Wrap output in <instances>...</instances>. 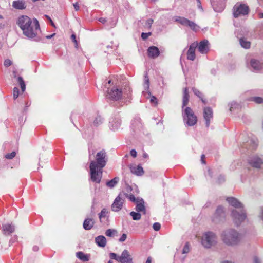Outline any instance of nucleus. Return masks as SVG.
I'll return each instance as SVG.
<instances>
[{
  "mask_svg": "<svg viewBox=\"0 0 263 263\" xmlns=\"http://www.w3.org/2000/svg\"><path fill=\"white\" fill-rule=\"evenodd\" d=\"M210 44L207 40H204L198 43V51L202 54H206L210 50Z\"/></svg>",
  "mask_w": 263,
  "mask_h": 263,
  "instance_id": "14",
  "label": "nucleus"
},
{
  "mask_svg": "<svg viewBox=\"0 0 263 263\" xmlns=\"http://www.w3.org/2000/svg\"><path fill=\"white\" fill-rule=\"evenodd\" d=\"M130 171L133 174L138 176H141L144 174V171L142 167L140 165L131 166L130 167Z\"/></svg>",
  "mask_w": 263,
  "mask_h": 263,
  "instance_id": "21",
  "label": "nucleus"
},
{
  "mask_svg": "<svg viewBox=\"0 0 263 263\" xmlns=\"http://www.w3.org/2000/svg\"><path fill=\"white\" fill-rule=\"evenodd\" d=\"M147 55L150 58L155 59L160 55V51L156 46H150L147 49Z\"/></svg>",
  "mask_w": 263,
  "mask_h": 263,
  "instance_id": "18",
  "label": "nucleus"
},
{
  "mask_svg": "<svg viewBox=\"0 0 263 263\" xmlns=\"http://www.w3.org/2000/svg\"><path fill=\"white\" fill-rule=\"evenodd\" d=\"M144 80L145 83L147 85L146 88L148 89L149 86V80L147 73L144 76Z\"/></svg>",
  "mask_w": 263,
  "mask_h": 263,
  "instance_id": "41",
  "label": "nucleus"
},
{
  "mask_svg": "<svg viewBox=\"0 0 263 263\" xmlns=\"http://www.w3.org/2000/svg\"><path fill=\"white\" fill-rule=\"evenodd\" d=\"M101 122V120L100 119H98V118H96L95 119V120L94 121V124H95L96 125H97L98 124H99V123Z\"/></svg>",
  "mask_w": 263,
  "mask_h": 263,
  "instance_id": "54",
  "label": "nucleus"
},
{
  "mask_svg": "<svg viewBox=\"0 0 263 263\" xmlns=\"http://www.w3.org/2000/svg\"><path fill=\"white\" fill-rule=\"evenodd\" d=\"M148 157V155L145 153V152H144L143 153V157L146 159Z\"/></svg>",
  "mask_w": 263,
  "mask_h": 263,
  "instance_id": "61",
  "label": "nucleus"
},
{
  "mask_svg": "<svg viewBox=\"0 0 263 263\" xmlns=\"http://www.w3.org/2000/svg\"><path fill=\"white\" fill-rule=\"evenodd\" d=\"M119 180L118 178H115L109 181L106 182V185L109 188L114 187L118 183Z\"/></svg>",
  "mask_w": 263,
  "mask_h": 263,
  "instance_id": "33",
  "label": "nucleus"
},
{
  "mask_svg": "<svg viewBox=\"0 0 263 263\" xmlns=\"http://www.w3.org/2000/svg\"><path fill=\"white\" fill-rule=\"evenodd\" d=\"M217 242V238L215 234L212 232H206L202 236V245L206 248L215 246Z\"/></svg>",
  "mask_w": 263,
  "mask_h": 263,
  "instance_id": "4",
  "label": "nucleus"
},
{
  "mask_svg": "<svg viewBox=\"0 0 263 263\" xmlns=\"http://www.w3.org/2000/svg\"><path fill=\"white\" fill-rule=\"evenodd\" d=\"M96 243L101 247H104L106 245V239L102 235L99 236L95 238Z\"/></svg>",
  "mask_w": 263,
  "mask_h": 263,
  "instance_id": "23",
  "label": "nucleus"
},
{
  "mask_svg": "<svg viewBox=\"0 0 263 263\" xmlns=\"http://www.w3.org/2000/svg\"><path fill=\"white\" fill-rule=\"evenodd\" d=\"M189 97L188 88L185 87L183 90L182 107L186 106L187 105L189 102Z\"/></svg>",
  "mask_w": 263,
  "mask_h": 263,
  "instance_id": "27",
  "label": "nucleus"
},
{
  "mask_svg": "<svg viewBox=\"0 0 263 263\" xmlns=\"http://www.w3.org/2000/svg\"><path fill=\"white\" fill-rule=\"evenodd\" d=\"M223 212V209L222 207L219 206L216 210V214L220 215Z\"/></svg>",
  "mask_w": 263,
  "mask_h": 263,
  "instance_id": "49",
  "label": "nucleus"
},
{
  "mask_svg": "<svg viewBox=\"0 0 263 263\" xmlns=\"http://www.w3.org/2000/svg\"><path fill=\"white\" fill-rule=\"evenodd\" d=\"M107 154L104 149L97 153L95 156V159L91 160L90 163V166L93 165V167L103 168L106 164L107 161Z\"/></svg>",
  "mask_w": 263,
  "mask_h": 263,
  "instance_id": "3",
  "label": "nucleus"
},
{
  "mask_svg": "<svg viewBox=\"0 0 263 263\" xmlns=\"http://www.w3.org/2000/svg\"><path fill=\"white\" fill-rule=\"evenodd\" d=\"M136 211L138 212H142L144 214L146 213L144 201L142 199L137 198L136 200Z\"/></svg>",
  "mask_w": 263,
  "mask_h": 263,
  "instance_id": "19",
  "label": "nucleus"
},
{
  "mask_svg": "<svg viewBox=\"0 0 263 263\" xmlns=\"http://www.w3.org/2000/svg\"><path fill=\"white\" fill-rule=\"evenodd\" d=\"M71 38L72 40L73 41V42L75 43L76 47H78V41L76 40V35L74 34H72L71 36Z\"/></svg>",
  "mask_w": 263,
  "mask_h": 263,
  "instance_id": "46",
  "label": "nucleus"
},
{
  "mask_svg": "<svg viewBox=\"0 0 263 263\" xmlns=\"http://www.w3.org/2000/svg\"><path fill=\"white\" fill-rule=\"evenodd\" d=\"M117 234V231L115 229H108L105 232V235L108 237H114Z\"/></svg>",
  "mask_w": 263,
  "mask_h": 263,
  "instance_id": "35",
  "label": "nucleus"
},
{
  "mask_svg": "<svg viewBox=\"0 0 263 263\" xmlns=\"http://www.w3.org/2000/svg\"><path fill=\"white\" fill-rule=\"evenodd\" d=\"M130 155L132 157H133L134 158H135L137 156V152L135 150V149H132L130 151Z\"/></svg>",
  "mask_w": 263,
  "mask_h": 263,
  "instance_id": "51",
  "label": "nucleus"
},
{
  "mask_svg": "<svg viewBox=\"0 0 263 263\" xmlns=\"http://www.w3.org/2000/svg\"><path fill=\"white\" fill-rule=\"evenodd\" d=\"M17 23L23 30V34L28 37L34 38L41 32L39 23L36 19L31 20L28 16L23 15L18 18Z\"/></svg>",
  "mask_w": 263,
  "mask_h": 263,
  "instance_id": "1",
  "label": "nucleus"
},
{
  "mask_svg": "<svg viewBox=\"0 0 263 263\" xmlns=\"http://www.w3.org/2000/svg\"><path fill=\"white\" fill-rule=\"evenodd\" d=\"M12 64V62L9 59H6L4 61V65L5 67H8Z\"/></svg>",
  "mask_w": 263,
  "mask_h": 263,
  "instance_id": "43",
  "label": "nucleus"
},
{
  "mask_svg": "<svg viewBox=\"0 0 263 263\" xmlns=\"http://www.w3.org/2000/svg\"><path fill=\"white\" fill-rule=\"evenodd\" d=\"M126 197L128 198L131 201H132V202H136L137 199H136V198L134 196V195H133L132 194L129 195L128 194V197Z\"/></svg>",
  "mask_w": 263,
  "mask_h": 263,
  "instance_id": "47",
  "label": "nucleus"
},
{
  "mask_svg": "<svg viewBox=\"0 0 263 263\" xmlns=\"http://www.w3.org/2000/svg\"><path fill=\"white\" fill-rule=\"evenodd\" d=\"M240 43L241 46L245 48L248 49L250 47L251 43L245 38L240 39Z\"/></svg>",
  "mask_w": 263,
  "mask_h": 263,
  "instance_id": "32",
  "label": "nucleus"
},
{
  "mask_svg": "<svg viewBox=\"0 0 263 263\" xmlns=\"http://www.w3.org/2000/svg\"><path fill=\"white\" fill-rule=\"evenodd\" d=\"M183 117L189 126H193L197 123V117L189 107H186L183 110Z\"/></svg>",
  "mask_w": 263,
  "mask_h": 263,
  "instance_id": "5",
  "label": "nucleus"
},
{
  "mask_svg": "<svg viewBox=\"0 0 263 263\" xmlns=\"http://www.w3.org/2000/svg\"><path fill=\"white\" fill-rule=\"evenodd\" d=\"M205 156L204 154L202 155L201 156V160L202 162V163L203 164H206V161H205Z\"/></svg>",
  "mask_w": 263,
  "mask_h": 263,
  "instance_id": "52",
  "label": "nucleus"
},
{
  "mask_svg": "<svg viewBox=\"0 0 263 263\" xmlns=\"http://www.w3.org/2000/svg\"><path fill=\"white\" fill-rule=\"evenodd\" d=\"M227 200L230 204L236 208H242L243 207L242 204L234 197L227 198Z\"/></svg>",
  "mask_w": 263,
  "mask_h": 263,
  "instance_id": "20",
  "label": "nucleus"
},
{
  "mask_svg": "<svg viewBox=\"0 0 263 263\" xmlns=\"http://www.w3.org/2000/svg\"><path fill=\"white\" fill-rule=\"evenodd\" d=\"M20 94L19 89L17 87H15L13 88V98L16 99L18 98Z\"/></svg>",
  "mask_w": 263,
  "mask_h": 263,
  "instance_id": "38",
  "label": "nucleus"
},
{
  "mask_svg": "<svg viewBox=\"0 0 263 263\" xmlns=\"http://www.w3.org/2000/svg\"><path fill=\"white\" fill-rule=\"evenodd\" d=\"M91 179L96 183H99L102 176L103 168L89 166Z\"/></svg>",
  "mask_w": 263,
  "mask_h": 263,
  "instance_id": "8",
  "label": "nucleus"
},
{
  "mask_svg": "<svg viewBox=\"0 0 263 263\" xmlns=\"http://www.w3.org/2000/svg\"><path fill=\"white\" fill-rule=\"evenodd\" d=\"M144 95L146 98L151 97L150 102L152 104H153L155 106L157 105V99L155 96H151V95L149 92H145V93H144Z\"/></svg>",
  "mask_w": 263,
  "mask_h": 263,
  "instance_id": "31",
  "label": "nucleus"
},
{
  "mask_svg": "<svg viewBox=\"0 0 263 263\" xmlns=\"http://www.w3.org/2000/svg\"><path fill=\"white\" fill-rule=\"evenodd\" d=\"M33 250H34V251H37V250H38V247H36V246L34 247H33Z\"/></svg>",
  "mask_w": 263,
  "mask_h": 263,
  "instance_id": "64",
  "label": "nucleus"
},
{
  "mask_svg": "<svg viewBox=\"0 0 263 263\" xmlns=\"http://www.w3.org/2000/svg\"><path fill=\"white\" fill-rule=\"evenodd\" d=\"M130 215L132 216L133 219L134 220H138L141 218V214L139 213L131 212Z\"/></svg>",
  "mask_w": 263,
  "mask_h": 263,
  "instance_id": "36",
  "label": "nucleus"
},
{
  "mask_svg": "<svg viewBox=\"0 0 263 263\" xmlns=\"http://www.w3.org/2000/svg\"><path fill=\"white\" fill-rule=\"evenodd\" d=\"M17 81L20 85L22 92H24L26 89V85L22 77L20 76L18 77Z\"/></svg>",
  "mask_w": 263,
  "mask_h": 263,
  "instance_id": "34",
  "label": "nucleus"
},
{
  "mask_svg": "<svg viewBox=\"0 0 263 263\" xmlns=\"http://www.w3.org/2000/svg\"><path fill=\"white\" fill-rule=\"evenodd\" d=\"M250 64L252 67L256 70H260L263 67V62H260L255 59H252L250 61Z\"/></svg>",
  "mask_w": 263,
  "mask_h": 263,
  "instance_id": "22",
  "label": "nucleus"
},
{
  "mask_svg": "<svg viewBox=\"0 0 263 263\" xmlns=\"http://www.w3.org/2000/svg\"><path fill=\"white\" fill-rule=\"evenodd\" d=\"M48 19L49 20L50 23H51V25L54 27H55V24H54V23L53 22L52 20L51 19V18L49 16H47Z\"/></svg>",
  "mask_w": 263,
  "mask_h": 263,
  "instance_id": "57",
  "label": "nucleus"
},
{
  "mask_svg": "<svg viewBox=\"0 0 263 263\" xmlns=\"http://www.w3.org/2000/svg\"><path fill=\"white\" fill-rule=\"evenodd\" d=\"M125 197H128V194L125 193L119 194L111 205V208L112 211L118 212L122 209Z\"/></svg>",
  "mask_w": 263,
  "mask_h": 263,
  "instance_id": "6",
  "label": "nucleus"
},
{
  "mask_svg": "<svg viewBox=\"0 0 263 263\" xmlns=\"http://www.w3.org/2000/svg\"><path fill=\"white\" fill-rule=\"evenodd\" d=\"M221 238L226 245L233 246L240 242L241 240V235L234 229H228L222 232Z\"/></svg>",
  "mask_w": 263,
  "mask_h": 263,
  "instance_id": "2",
  "label": "nucleus"
},
{
  "mask_svg": "<svg viewBox=\"0 0 263 263\" xmlns=\"http://www.w3.org/2000/svg\"><path fill=\"white\" fill-rule=\"evenodd\" d=\"M203 117L205 121V124L209 127L210 124L211 120L213 117V111L212 108L209 106L203 108Z\"/></svg>",
  "mask_w": 263,
  "mask_h": 263,
  "instance_id": "11",
  "label": "nucleus"
},
{
  "mask_svg": "<svg viewBox=\"0 0 263 263\" xmlns=\"http://www.w3.org/2000/svg\"><path fill=\"white\" fill-rule=\"evenodd\" d=\"M152 35V32H148V33H142L141 34V38L143 40H146L149 36Z\"/></svg>",
  "mask_w": 263,
  "mask_h": 263,
  "instance_id": "40",
  "label": "nucleus"
},
{
  "mask_svg": "<svg viewBox=\"0 0 263 263\" xmlns=\"http://www.w3.org/2000/svg\"><path fill=\"white\" fill-rule=\"evenodd\" d=\"M192 91L196 96L200 99L204 105L208 104V101L204 98V96L201 92L194 87L192 88Z\"/></svg>",
  "mask_w": 263,
  "mask_h": 263,
  "instance_id": "25",
  "label": "nucleus"
},
{
  "mask_svg": "<svg viewBox=\"0 0 263 263\" xmlns=\"http://www.w3.org/2000/svg\"><path fill=\"white\" fill-rule=\"evenodd\" d=\"M122 91L120 89L113 88L107 95V97L111 100H118L121 98Z\"/></svg>",
  "mask_w": 263,
  "mask_h": 263,
  "instance_id": "13",
  "label": "nucleus"
},
{
  "mask_svg": "<svg viewBox=\"0 0 263 263\" xmlns=\"http://www.w3.org/2000/svg\"><path fill=\"white\" fill-rule=\"evenodd\" d=\"M77 257L83 261H87L89 259V255L85 254L82 252H78L77 253Z\"/></svg>",
  "mask_w": 263,
  "mask_h": 263,
  "instance_id": "30",
  "label": "nucleus"
},
{
  "mask_svg": "<svg viewBox=\"0 0 263 263\" xmlns=\"http://www.w3.org/2000/svg\"><path fill=\"white\" fill-rule=\"evenodd\" d=\"M257 15H258V17L259 18H263V13L262 12H258Z\"/></svg>",
  "mask_w": 263,
  "mask_h": 263,
  "instance_id": "58",
  "label": "nucleus"
},
{
  "mask_svg": "<svg viewBox=\"0 0 263 263\" xmlns=\"http://www.w3.org/2000/svg\"><path fill=\"white\" fill-rule=\"evenodd\" d=\"M73 6H74V9L76 11H78L79 10L80 7H79V6L78 3L74 4Z\"/></svg>",
  "mask_w": 263,
  "mask_h": 263,
  "instance_id": "56",
  "label": "nucleus"
},
{
  "mask_svg": "<svg viewBox=\"0 0 263 263\" xmlns=\"http://www.w3.org/2000/svg\"><path fill=\"white\" fill-rule=\"evenodd\" d=\"M16 155V153L15 152H12L10 154H7L5 155V158L8 159H11L13 158Z\"/></svg>",
  "mask_w": 263,
  "mask_h": 263,
  "instance_id": "39",
  "label": "nucleus"
},
{
  "mask_svg": "<svg viewBox=\"0 0 263 263\" xmlns=\"http://www.w3.org/2000/svg\"><path fill=\"white\" fill-rule=\"evenodd\" d=\"M249 8L248 6L241 3H237L233 8V15L235 17H238L241 15H247L248 14Z\"/></svg>",
  "mask_w": 263,
  "mask_h": 263,
  "instance_id": "7",
  "label": "nucleus"
},
{
  "mask_svg": "<svg viewBox=\"0 0 263 263\" xmlns=\"http://www.w3.org/2000/svg\"><path fill=\"white\" fill-rule=\"evenodd\" d=\"M251 100L254 101L255 102L258 104L263 102V99L261 97H253L251 99Z\"/></svg>",
  "mask_w": 263,
  "mask_h": 263,
  "instance_id": "37",
  "label": "nucleus"
},
{
  "mask_svg": "<svg viewBox=\"0 0 263 263\" xmlns=\"http://www.w3.org/2000/svg\"><path fill=\"white\" fill-rule=\"evenodd\" d=\"M118 262L121 263L129 262L132 261L129 252L127 250H124L120 256H119Z\"/></svg>",
  "mask_w": 263,
  "mask_h": 263,
  "instance_id": "17",
  "label": "nucleus"
},
{
  "mask_svg": "<svg viewBox=\"0 0 263 263\" xmlns=\"http://www.w3.org/2000/svg\"><path fill=\"white\" fill-rule=\"evenodd\" d=\"M253 262H254V263H260V261L257 257H254Z\"/></svg>",
  "mask_w": 263,
  "mask_h": 263,
  "instance_id": "53",
  "label": "nucleus"
},
{
  "mask_svg": "<svg viewBox=\"0 0 263 263\" xmlns=\"http://www.w3.org/2000/svg\"><path fill=\"white\" fill-rule=\"evenodd\" d=\"M14 230V227L11 224H6L3 226V231L6 235L10 234Z\"/></svg>",
  "mask_w": 263,
  "mask_h": 263,
  "instance_id": "29",
  "label": "nucleus"
},
{
  "mask_svg": "<svg viewBox=\"0 0 263 263\" xmlns=\"http://www.w3.org/2000/svg\"><path fill=\"white\" fill-rule=\"evenodd\" d=\"M109 255H110V258L111 259H115V260H116L117 261H118V258H119V256H117L116 254H115L114 253H110Z\"/></svg>",
  "mask_w": 263,
  "mask_h": 263,
  "instance_id": "48",
  "label": "nucleus"
},
{
  "mask_svg": "<svg viewBox=\"0 0 263 263\" xmlns=\"http://www.w3.org/2000/svg\"><path fill=\"white\" fill-rule=\"evenodd\" d=\"M226 0H212L213 8L216 12H221L224 8Z\"/></svg>",
  "mask_w": 263,
  "mask_h": 263,
  "instance_id": "16",
  "label": "nucleus"
},
{
  "mask_svg": "<svg viewBox=\"0 0 263 263\" xmlns=\"http://www.w3.org/2000/svg\"><path fill=\"white\" fill-rule=\"evenodd\" d=\"M153 23V19H148L146 21L145 26L148 28L150 29L151 28L152 25Z\"/></svg>",
  "mask_w": 263,
  "mask_h": 263,
  "instance_id": "44",
  "label": "nucleus"
},
{
  "mask_svg": "<svg viewBox=\"0 0 263 263\" xmlns=\"http://www.w3.org/2000/svg\"><path fill=\"white\" fill-rule=\"evenodd\" d=\"M190 248H189V245L188 243H186L185 246L183 247V250H182V253H187L189 252Z\"/></svg>",
  "mask_w": 263,
  "mask_h": 263,
  "instance_id": "42",
  "label": "nucleus"
},
{
  "mask_svg": "<svg viewBox=\"0 0 263 263\" xmlns=\"http://www.w3.org/2000/svg\"><path fill=\"white\" fill-rule=\"evenodd\" d=\"M108 212L107 210L104 208L102 210L101 212L98 214L99 218L101 222H104V220L106 219H108L109 216L108 215Z\"/></svg>",
  "mask_w": 263,
  "mask_h": 263,
  "instance_id": "28",
  "label": "nucleus"
},
{
  "mask_svg": "<svg viewBox=\"0 0 263 263\" xmlns=\"http://www.w3.org/2000/svg\"><path fill=\"white\" fill-rule=\"evenodd\" d=\"M198 46V42H195L192 43L187 51V59L189 60L194 61L196 58L195 50Z\"/></svg>",
  "mask_w": 263,
  "mask_h": 263,
  "instance_id": "12",
  "label": "nucleus"
},
{
  "mask_svg": "<svg viewBox=\"0 0 263 263\" xmlns=\"http://www.w3.org/2000/svg\"><path fill=\"white\" fill-rule=\"evenodd\" d=\"M176 21L183 26L189 27L194 31L196 32L199 30V27L196 24L185 17H178L176 19Z\"/></svg>",
  "mask_w": 263,
  "mask_h": 263,
  "instance_id": "10",
  "label": "nucleus"
},
{
  "mask_svg": "<svg viewBox=\"0 0 263 263\" xmlns=\"http://www.w3.org/2000/svg\"><path fill=\"white\" fill-rule=\"evenodd\" d=\"M248 163L253 167L260 168L263 165V160L258 156H253L248 160Z\"/></svg>",
  "mask_w": 263,
  "mask_h": 263,
  "instance_id": "15",
  "label": "nucleus"
},
{
  "mask_svg": "<svg viewBox=\"0 0 263 263\" xmlns=\"http://www.w3.org/2000/svg\"><path fill=\"white\" fill-rule=\"evenodd\" d=\"M127 238V235L126 234H123L122 236L121 237V238L119 239V241L120 242H123Z\"/></svg>",
  "mask_w": 263,
  "mask_h": 263,
  "instance_id": "50",
  "label": "nucleus"
},
{
  "mask_svg": "<svg viewBox=\"0 0 263 263\" xmlns=\"http://www.w3.org/2000/svg\"><path fill=\"white\" fill-rule=\"evenodd\" d=\"M232 216L234 222L238 226L245 220L246 213L243 210H241L240 212L236 210H234L232 211Z\"/></svg>",
  "mask_w": 263,
  "mask_h": 263,
  "instance_id": "9",
  "label": "nucleus"
},
{
  "mask_svg": "<svg viewBox=\"0 0 263 263\" xmlns=\"http://www.w3.org/2000/svg\"><path fill=\"white\" fill-rule=\"evenodd\" d=\"M197 3L198 8L202 9L201 3L200 2V0L197 1Z\"/></svg>",
  "mask_w": 263,
  "mask_h": 263,
  "instance_id": "59",
  "label": "nucleus"
},
{
  "mask_svg": "<svg viewBox=\"0 0 263 263\" xmlns=\"http://www.w3.org/2000/svg\"><path fill=\"white\" fill-rule=\"evenodd\" d=\"M146 263H152V258L151 257L147 258Z\"/></svg>",
  "mask_w": 263,
  "mask_h": 263,
  "instance_id": "60",
  "label": "nucleus"
},
{
  "mask_svg": "<svg viewBox=\"0 0 263 263\" xmlns=\"http://www.w3.org/2000/svg\"><path fill=\"white\" fill-rule=\"evenodd\" d=\"M120 120H117V124L115 125V126L116 127H117L118 126V125H120Z\"/></svg>",
  "mask_w": 263,
  "mask_h": 263,
  "instance_id": "62",
  "label": "nucleus"
},
{
  "mask_svg": "<svg viewBox=\"0 0 263 263\" xmlns=\"http://www.w3.org/2000/svg\"><path fill=\"white\" fill-rule=\"evenodd\" d=\"M12 6L17 9H24L26 8L25 3L23 0L13 1Z\"/></svg>",
  "mask_w": 263,
  "mask_h": 263,
  "instance_id": "26",
  "label": "nucleus"
},
{
  "mask_svg": "<svg viewBox=\"0 0 263 263\" xmlns=\"http://www.w3.org/2000/svg\"><path fill=\"white\" fill-rule=\"evenodd\" d=\"M30 102H27L26 103V107H27L29 106H30Z\"/></svg>",
  "mask_w": 263,
  "mask_h": 263,
  "instance_id": "63",
  "label": "nucleus"
},
{
  "mask_svg": "<svg viewBox=\"0 0 263 263\" xmlns=\"http://www.w3.org/2000/svg\"><path fill=\"white\" fill-rule=\"evenodd\" d=\"M153 227L155 231H158L161 228V225L159 223L156 222L153 224Z\"/></svg>",
  "mask_w": 263,
  "mask_h": 263,
  "instance_id": "45",
  "label": "nucleus"
},
{
  "mask_svg": "<svg viewBox=\"0 0 263 263\" xmlns=\"http://www.w3.org/2000/svg\"><path fill=\"white\" fill-rule=\"evenodd\" d=\"M94 225V221L91 218H87L84 220L83 227L86 230H89L92 229Z\"/></svg>",
  "mask_w": 263,
  "mask_h": 263,
  "instance_id": "24",
  "label": "nucleus"
},
{
  "mask_svg": "<svg viewBox=\"0 0 263 263\" xmlns=\"http://www.w3.org/2000/svg\"><path fill=\"white\" fill-rule=\"evenodd\" d=\"M99 21L103 24H104L106 22V20L105 18L101 17L99 19Z\"/></svg>",
  "mask_w": 263,
  "mask_h": 263,
  "instance_id": "55",
  "label": "nucleus"
}]
</instances>
